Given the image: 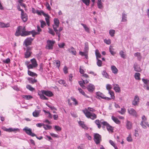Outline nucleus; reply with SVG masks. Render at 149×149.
<instances>
[{
	"mask_svg": "<svg viewBox=\"0 0 149 149\" xmlns=\"http://www.w3.org/2000/svg\"><path fill=\"white\" fill-rule=\"evenodd\" d=\"M38 34V33L37 32L34 30L30 31H26L25 27L19 26L17 28L15 35L17 36L20 35L22 36H25L31 34L32 36L34 37L36 35Z\"/></svg>",
	"mask_w": 149,
	"mask_h": 149,
	"instance_id": "f257e3e1",
	"label": "nucleus"
},
{
	"mask_svg": "<svg viewBox=\"0 0 149 149\" xmlns=\"http://www.w3.org/2000/svg\"><path fill=\"white\" fill-rule=\"evenodd\" d=\"M82 111L88 118L94 120L97 118V115L93 112H88L86 110H83Z\"/></svg>",
	"mask_w": 149,
	"mask_h": 149,
	"instance_id": "f03ea898",
	"label": "nucleus"
},
{
	"mask_svg": "<svg viewBox=\"0 0 149 149\" xmlns=\"http://www.w3.org/2000/svg\"><path fill=\"white\" fill-rule=\"evenodd\" d=\"M31 64L28 65V63L27 62H26V64L27 65V68L29 69H32L33 68L36 67L37 66L38 64L37 63L36 60L34 58H33L31 60Z\"/></svg>",
	"mask_w": 149,
	"mask_h": 149,
	"instance_id": "7ed1b4c3",
	"label": "nucleus"
},
{
	"mask_svg": "<svg viewBox=\"0 0 149 149\" xmlns=\"http://www.w3.org/2000/svg\"><path fill=\"white\" fill-rule=\"evenodd\" d=\"M101 124L103 126H106L107 130L109 132H113V127L110 125L107 122L103 121L101 122Z\"/></svg>",
	"mask_w": 149,
	"mask_h": 149,
	"instance_id": "20e7f679",
	"label": "nucleus"
},
{
	"mask_svg": "<svg viewBox=\"0 0 149 149\" xmlns=\"http://www.w3.org/2000/svg\"><path fill=\"white\" fill-rule=\"evenodd\" d=\"M23 130L25 131L26 134L29 135L31 136H36V134L32 132L31 129L27 127H25L23 129Z\"/></svg>",
	"mask_w": 149,
	"mask_h": 149,
	"instance_id": "39448f33",
	"label": "nucleus"
},
{
	"mask_svg": "<svg viewBox=\"0 0 149 149\" xmlns=\"http://www.w3.org/2000/svg\"><path fill=\"white\" fill-rule=\"evenodd\" d=\"M55 42L54 41L48 40L47 41V45L46 47V49H52Z\"/></svg>",
	"mask_w": 149,
	"mask_h": 149,
	"instance_id": "423d86ee",
	"label": "nucleus"
},
{
	"mask_svg": "<svg viewBox=\"0 0 149 149\" xmlns=\"http://www.w3.org/2000/svg\"><path fill=\"white\" fill-rule=\"evenodd\" d=\"M101 140V136L98 134H95L94 135V141L97 144H99Z\"/></svg>",
	"mask_w": 149,
	"mask_h": 149,
	"instance_id": "0eeeda50",
	"label": "nucleus"
},
{
	"mask_svg": "<svg viewBox=\"0 0 149 149\" xmlns=\"http://www.w3.org/2000/svg\"><path fill=\"white\" fill-rule=\"evenodd\" d=\"M41 93L48 97H52L53 95L52 93L49 91L42 90L41 91Z\"/></svg>",
	"mask_w": 149,
	"mask_h": 149,
	"instance_id": "6e6552de",
	"label": "nucleus"
},
{
	"mask_svg": "<svg viewBox=\"0 0 149 149\" xmlns=\"http://www.w3.org/2000/svg\"><path fill=\"white\" fill-rule=\"evenodd\" d=\"M128 113L133 116L136 117L137 116V113L135 110L133 108H130L127 109Z\"/></svg>",
	"mask_w": 149,
	"mask_h": 149,
	"instance_id": "1a4fd4ad",
	"label": "nucleus"
},
{
	"mask_svg": "<svg viewBox=\"0 0 149 149\" xmlns=\"http://www.w3.org/2000/svg\"><path fill=\"white\" fill-rule=\"evenodd\" d=\"M33 39L31 38H28L25 39L24 42V43L26 46L31 45Z\"/></svg>",
	"mask_w": 149,
	"mask_h": 149,
	"instance_id": "9d476101",
	"label": "nucleus"
},
{
	"mask_svg": "<svg viewBox=\"0 0 149 149\" xmlns=\"http://www.w3.org/2000/svg\"><path fill=\"white\" fill-rule=\"evenodd\" d=\"M139 98L138 96L136 95L132 102V104L134 106L137 105L139 102Z\"/></svg>",
	"mask_w": 149,
	"mask_h": 149,
	"instance_id": "9b49d317",
	"label": "nucleus"
},
{
	"mask_svg": "<svg viewBox=\"0 0 149 149\" xmlns=\"http://www.w3.org/2000/svg\"><path fill=\"white\" fill-rule=\"evenodd\" d=\"M21 17L22 19L24 22H26L28 19V16L24 12L21 13Z\"/></svg>",
	"mask_w": 149,
	"mask_h": 149,
	"instance_id": "f8f14e48",
	"label": "nucleus"
},
{
	"mask_svg": "<svg viewBox=\"0 0 149 149\" xmlns=\"http://www.w3.org/2000/svg\"><path fill=\"white\" fill-rule=\"evenodd\" d=\"M88 91L92 92L95 89L94 86L92 84H90L87 87Z\"/></svg>",
	"mask_w": 149,
	"mask_h": 149,
	"instance_id": "ddd939ff",
	"label": "nucleus"
},
{
	"mask_svg": "<svg viewBox=\"0 0 149 149\" xmlns=\"http://www.w3.org/2000/svg\"><path fill=\"white\" fill-rule=\"evenodd\" d=\"M113 89L116 92H119L120 91V88L119 86L116 84H113Z\"/></svg>",
	"mask_w": 149,
	"mask_h": 149,
	"instance_id": "4468645a",
	"label": "nucleus"
},
{
	"mask_svg": "<svg viewBox=\"0 0 149 149\" xmlns=\"http://www.w3.org/2000/svg\"><path fill=\"white\" fill-rule=\"evenodd\" d=\"M134 68L135 71L140 72L141 70L140 66L136 63H135L134 64Z\"/></svg>",
	"mask_w": 149,
	"mask_h": 149,
	"instance_id": "2eb2a0df",
	"label": "nucleus"
},
{
	"mask_svg": "<svg viewBox=\"0 0 149 149\" xmlns=\"http://www.w3.org/2000/svg\"><path fill=\"white\" fill-rule=\"evenodd\" d=\"M38 94L39 96L41 99L44 100H47L48 98L44 96V94L41 93V91L38 92Z\"/></svg>",
	"mask_w": 149,
	"mask_h": 149,
	"instance_id": "dca6fc26",
	"label": "nucleus"
},
{
	"mask_svg": "<svg viewBox=\"0 0 149 149\" xmlns=\"http://www.w3.org/2000/svg\"><path fill=\"white\" fill-rule=\"evenodd\" d=\"M10 25L9 23L5 24L3 22H0V27L1 28H7L10 27Z\"/></svg>",
	"mask_w": 149,
	"mask_h": 149,
	"instance_id": "f3484780",
	"label": "nucleus"
},
{
	"mask_svg": "<svg viewBox=\"0 0 149 149\" xmlns=\"http://www.w3.org/2000/svg\"><path fill=\"white\" fill-rule=\"evenodd\" d=\"M126 126L128 130H130L132 128V123L128 120L127 121Z\"/></svg>",
	"mask_w": 149,
	"mask_h": 149,
	"instance_id": "a211bd4d",
	"label": "nucleus"
},
{
	"mask_svg": "<svg viewBox=\"0 0 149 149\" xmlns=\"http://www.w3.org/2000/svg\"><path fill=\"white\" fill-rule=\"evenodd\" d=\"M142 121L141 122H143L148 127H149V124L146 121L147 120V118L146 117L145 115H143L141 118Z\"/></svg>",
	"mask_w": 149,
	"mask_h": 149,
	"instance_id": "6ab92c4d",
	"label": "nucleus"
},
{
	"mask_svg": "<svg viewBox=\"0 0 149 149\" xmlns=\"http://www.w3.org/2000/svg\"><path fill=\"white\" fill-rule=\"evenodd\" d=\"M102 1V0H98L97 2L98 8L100 9H102L103 8V3Z\"/></svg>",
	"mask_w": 149,
	"mask_h": 149,
	"instance_id": "aec40b11",
	"label": "nucleus"
},
{
	"mask_svg": "<svg viewBox=\"0 0 149 149\" xmlns=\"http://www.w3.org/2000/svg\"><path fill=\"white\" fill-rule=\"evenodd\" d=\"M67 50L69 52L72 53V54L75 55L76 54V52L73 47H71L70 48H68Z\"/></svg>",
	"mask_w": 149,
	"mask_h": 149,
	"instance_id": "412c9836",
	"label": "nucleus"
},
{
	"mask_svg": "<svg viewBox=\"0 0 149 149\" xmlns=\"http://www.w3.org/2000/svg\"><path fill=\"white\" fill-rule=\"evenodd\" d=\"M111 69L113 73L114 74H116L117 73L118 70L115 66H111Z\"/></svg>",
	"mask_w": 149,
	"mask_h": 149,
	"instance_id": "4be33fe9",
	"label": "nucleus"
},
{
	"mask_svg": "<svg viewBox=\"0 0 149 149\" xmlns=\"http://www.w3.org/2000/svg\"><path fill=\"white\" fill-rule=\"evenodd\" d=\"M53 63L54 65H56V66L58 68H59L61 64L60 61L58 60H54L53 61Z\"/></svg>",
	"mask_w": 149,
	"mask_h": 149,
	"instance_id": "5701e85b",
	"label": "nucleus"
},
{
	"mask_svg": "<svg viewBox=\"0 0 149 149\" xmlns=\"http://www.w3.org/2000/svg\"><path fill=\"white\" fill-rule=\"evenodd\" d=\"M81 24L83 26L84 28L85 31L88 33H90V29L88 27L87 25L81 23Z\"/></svg>",
	"mask_w": 149,
	"mask_h": 149,
	"instance_id": "b1692460",
	"label": "nucleus"
},
{
	"mask_svg": "<svg viewBox=\"0 0 149 149\" xmlns=\"http://www.w3.org/2000/svg\"><path fill=\"white\" fill-rule=\"evenodd\" d=\"M27 80L29 81V83L32 84H33L37 81V80L31 77L28 78Z\"/></svg>",
	"mask_w": 149,
	"mask_h": 149,
	"instance_id": "393cba45",
	"label": "nucleus"
},
{
	"mask_svg": "<svg viewBox=\"0 0 149 149\" xmlns=\"http://www.w3.org/2000/svg\"><path fill=\"white\" fill-rule=\"evenodd\" d=\"M111 119L113 120L117 124H119L120 123V121L116 117L112 116L111 117Z\"/></svg>",
	"mask_w": 149,
	"mask_h": 149,
	"instance_id": "a878e982",
	"label": "nucleus"
},
{
	"mask_svg": "<svg viewBox=\"0 0 149 149\" xmlns=\"http://www.w3.org/2000/svg\"><path fill=\"white\" fill-rule=\"evenodd\" d=\"M19 132V130L18 128H10L8 129L7 132Z\"/></svg>",
	"mask_w": 149,
	"mask_h": 149,
	"instance_id": "bb28decb",
	"label": "nucleus"
},
{
	"mask_svg": "<svg viewBox=\"0 0 149 149\" xmlns=\"http://www.w3.org/2000/svg\"><path fill=\"white\" fill-rule=\"evenodd\" d=\"M40 113V111L35 110L33 113V115L34 117H38Z\"/></svg>",
	"mask_w": 149,
	"mask_h": 149,
	"instance_id": "cd10ccee",
	"label": "nucleus"
},
{
	"mask_svg": "<svg viewBox=\"0 0 149 149\" xmlns=\"http://www.w3.org/2000/svg\"><path fill=\"white\" fill-rule=\"evenodd\" d=\"M21 96L22 98L26 100H29L33 98V97L30 95H22Z\"/></svg>",
	"mask_w": 149,
	"mask_h": 149,
	"instance_id": "c85d7f7f",
	"label": "nucleus"
},
{
	"mask_svg": "<svg viewBox=\"0 0 149 149\" xmlns=\"http://www.w3.org/2000/svg\"><path fill=\"white\" fill-rule=\"evenodd\" d=\"M95 54L96 56V58L97 60L98 59V58H100L101 55L100 53H99V50L98 49H96L95 51Z\"/></svg>",
	"mask_w": 149,
	"mask_h": 149,
	"instance_id": "c756f323",
	"label": "nucleus"
},
{
	"mask_svg": "<svg viewBox=\"0 0 149 149\" xmlns=\"http://www.w3.org/2000/svg\"><path fill=\"white\" fill-rule=\"evenodd\" d=\"M127 15L125 14L124 13H122V19L121 21L123 22H125L127 21Z\"/></svg>",
	"mask_w": 149,
	"mask_h": 149,
	"instance_id": "7c9ffc66",
	"label": "nucleus"
},
{
	"mask_svg": "<svg viewBox=\"0 0 149 149\" xmlns=\"http://www.w3.org/2000/svg\"><path fill=\"white\" fill-rule=\"evenodd\" d=\"M78 90L79 92L83 95H84L85 97H89L87 96L84 92V91L80 88H78Z\"/></svg>",
	"mask_w": 149,
	"mask_h": 149,
	"instance_id": "2f4dec72",
	"label": "nucleus"
},
{
	"mask_svg": "<svg viewBox=\"0 0 149 149\" xmlns=\"http://www.w3.org/2000/svg\"><path fill=\"white\" fill-rule=\"evenodd\" d=\"M59 20L57 18H55L54 19V23L53 25H55L56 26H59Z\"/></svg>",
	"mask_w": 149,
	"mask_h": 149,
	"instance_id": "473e14b6",
	"label": "nucleus"
},
{
	"mask_svg": "<svg viewBox=\"0 0 149 149\" xmlns=\"http://www.w3.org/2000/svg\"><path fill=\"white\" fill-rule=\"evenodd\" d=\"M102 74L103 77L109 79V76L105 70H104L102 72Z\"/></svg>",
	"mask_w": 149,
	"mask_h": 149,
	"instance_id": "72a5a7b5",
	"label": "nucleus"
},
{
	"mask_svg": "<svg viewBox=\"0 0 149 149\" xmlns=\"http://www.w3.org/2000/svg\"><path fill=\"white\" fill-rule=\"evenodd\" d=\"M126 111V110L123 107V108H121L120 110L118 111V112L122 115H123L125 113Z\"/></svg>",
	"mask_w": 149,
	"mask_h": 149,
	"instance_id": "f704fd0d",
	"label": "nucleus"
},
{
	"mask_svg": "<svg viewBox=\"0 0 149 149\" xmlns=\"http://www.w3.org/2000/svg\"><path fill=\"white\" fill-rule=\"evenodd\" d=\"M134 55L136 57H137L138 60H140L141 58V55L140 53L139 52H137L135 53L134 54Z\"/></svg>",
	"mask_w": 149,
	"mask_h": 149,
	"instance_id": "c9c22d12",
	"label": "nucleus"
},
{
	"mask_svg": "<svg viewBox=\"0 0 149 149\" xmlns=\"http://www.w3.org/2000/svg\"><path fill=\"white\" fill-rule=\"evenodd\" d=\"M88 49L89 47L88 44L87 42H86L85 43V47L84 48V51L85 52V53H88Z\"/></svg>",
	"mask_w": 149,
	"mask_h": 149,
	"instance_id": "e433bc0d",
	"label": "nucleus"
},
{
	"mask_svg": "<svg viewBox=\"0 0 149 149\" xmlns=\"http://www.w3.org/2000/svg\"><path fill=\"white\" fill-rule=\"evenodd\" d=\"M102 122L100 121L99 120H96L95 121V123L97 125L98 128L100 129L101 128V126L100 125V123L101 124V122Z\"/></svg>",
	"mask_w": 149,
	"mask_h": 149,
	"instance_id": "4c0bfd02",
	"label": "nucleus"
},
{
	"mask_svg": "<svg viewBox=\"0 0 149 149\" xmlns=\"http://www.w3.org/2000/svg\"><path fill=\"white\" fill-rule=\"evenodd\" d=\"M28 74L32 77H34L35 76H37V74L35 73H34L33 72H32L31 71H30L29 70H28Z\"/></svg>",
	"mask_w": 149,
	"mask_h": 149,
	"instance_id": "58836bf2",
	"label": "nucleus"
},
{
	"mask_svg": "<svg viewBox=\"0 0 149 149\" xmlns=\"http://www.w3.org/2000/svg\"><path fill=\"white\" fill-rule=\"evenodd\" d=\"M140 74L138 72L135 73L134 74V77L135 79L137 80H140Z\"/></svg>",
	"mask_w": 149,
	"mask_h": 149,
	"instance_id": "ea45409f",
	"label": "nucleus"
},
{
	"mask_svg": "<svg viewBox=\"0 0 149 149\" xmlns=\"http://www.w3.org/2000/svg\"><path fill=\"white\" fill-rule=\"evenodd\" d=\"M48 29L49 30L48 33L52 35L53 36H54L55 35V33L52 29L50 28H48Z\"/></svg>",
	"mask_w": 149,
	"mask_h": 149,
	"instance_id": "a19ab883",
	"label": "nucleus"
},
{
	"mask_svg": "<svg viewBox=\"0 0 149 149\" xmlns=\"http://www.w3.org/2000/svg\"><path fill=\"white\" fill-rule=\"evenodd\" d=\"M36 13L39 15H42L44 16H45L46 15V13H44V12L42 11H39L37 10L36 11Z\"/></svg>",
	"mask_w": 149,
	"mask_h": 149,
	"instance_id": "79ce46f5",
	"label": "nucleus"
},
{
	"mask_svg": "<svg viewBox=\"0 0 149 149\" xmlns=\"http://www.w3.org/2000/svg\"><path fill=\"white\" fill-rule=\"evenodd\" d=\"M115 31L113 29H111L109 31V34L111 37H113L114 36Z\"/></svg>",
	"mask_w": 149,
	"mask_h": 149,
	"instance_id": "37998d69",
	"label": "nucleus"
},
{
	"mask_svg": "<svg viewBox=\"0 0 149 149\" xmlns=\"http://www.w3.org/2000/svg\"><path fill=\"white\" fill-rule=\"evenodd\" d=\"M109 93L111 95V99H115V96L114 95V93L111 90H109Z\"/></svg>",
	"mask_w": 149,
	"mask_h": 149,
	"instance_id": "c03bdc74",
	"label": "nucleus"
},
{
	"mask_svg": "<svg viewBox=\"0 0 149 149\" xmlns=\"http://www.w3.org/2000/svg\"><path fill=\"white\" fill-rule=\"evenodd\" d=\"M96 95L97 96H99L102 98L103 99L104 98V95L102 93L100 92H97L96 93Z\"/></svg>",
	"mask_w": 149,
	"mask_h": 149,
	"instance_id": "a18cd8bd",
	"label": "nucleus"
},
{
	"mask_svg": "<svg viewBox=\"0 0 149 149\" xmlns=\"http://www.w3.org/2000/svg\"><path fill=\"white\" fill-rule=\"evenodd\" d=\"M43 127L45 130H50L51 129L52 126L48 125L43 124Z\"/></svg>",
	"mask_w": 149,
	"mask_h": 149,
	"instance_id": "49530a36",
	"label": "nucleus"
},
{
	"mask_svg": "<svg viewBox=\"0 0 149 149\" xmlns=\"http://www.w3.org/2000/svg\"><path fill=\"white\" fill-rule=\"evenodd\" d=\"M81 0L86 6H88L89 5L90 0Z\"/></svg>",
	"mask_w": 149,
	"mask_h": 149,
	"instance_id": "de8ad7c7",
	"label": "nucleus"
},
{
	"mask_svg": "<svg viewBox=\"0 0 149 149\" xmlns=\"http://www.w3.org/2000/svg\"><path fill=\"white\" fill-rule=\"evenodd\" d=\"M58 83L60 84H63L65 87H66L67 86V84L65 83V81L63 80H59L58 81Z\"/></svg>",
	"mask_w": 149,
	"mask_h": 149,
	"instance_id": "09e8293b",
	"label": "nucleus"
},
{
	"mask_svg": "<svg viewBox=\"0 0 149 149\" xmlns=\"http://www.w3.org/2000/svg\"><path fill=\"white\" fill-rule=\"evenodd\" d=\"M119 54L121 57L124 58H125L126 55L124 54V52L123 51H120Z\"/></svg>",
	"mask_w": 149,
	"mask_h": 149,
	"instance_id": "8fccbe9b",
	"label": "nucleus"
},
{
	"mask_svg": "<svg viewBox=\"0 0 149 149\" xmlns=\"http://www.w3.org/2000/svg\"><path fill=\"white\" fill-rule=\"evenodd\" d=\"M84 110H86L88 112H91V111L93 112L95 111V109L90 107H88L87 108H85Z\"/></svg>",
	"mask_w": 149,
	"mask_h": 149,
	"instance_id": "3c124183",
	"label": "nucleus"
},
{
	"mask_svg": "<svg viewBox=\"0 0 149 149\" xmlns=\"http://www.w3.org/2000/svg\"><path fill=\"white\" fill-rule=\"evenodd\" d=\"M26 88L27 89L31 91H33L35 90V89L33 88L32 87L31 85H27Z\"/></svg>",
	"mask_w": 149,
	"mask_h": 149,
	"instance_id": "603ef678",
	"label": "nucleus"
},
{
	"mask_svg": "<svg viewBox=\"0 0 149 149\" xmlns=\"http://www.w3.org/2000/svg\"><path fill=\"white\" fill-rule=\"evenodd\" d=\"M127 140L129 142H132V135L131 134H129L127 138Z\"/></svg>",
	"mask_w": 149,
	"mask_h": 149,
	"instance_id": "864d4df0",
	"label": "nucleus"
},
{
	"mask_svg": "<svg viewBox=\"0 0 149 149\" xmlns=\"http://www.w3.org/2000/svg\"><path fill=\"white\" fill-rule=\"evenodd\" d=\"M109 52L113 56L114 55L116 54L115 52L114 51V49L111 48V46H110L109 47Z\"/></svg>",
	"mask_w": 149,
	"mask_h": 149,
	"instance_id": "5fc2aeb1",
	"label": "nucleus"
},
{
	"mask_svg": "<svg viewBox=\"0 0 149 149\" xmlns=\"http://www.w3.org/2000/svg\"><path fill=\"white\" fill-rule=\"evenodd\" d=\"M31 52H30L26 51L25 54V58H27L29 57L31 55Z\"/></svg>",
	"mask_w": 149,
	"mask_h": 149,
	"instance_id": "6e6d98bb",
	"label": "nucleus"
},
{
	"mask_svg": "<svg viewBox=\"0 0 149 149\" xmlns=\"http://www.w3.org/2000/svg\"><path fill=\"white\" fill-rule=\"evenodd\" d=\"M40 22L41 24V27L42 28H43L46 25V24L44 21L42 20H40Z\"/></svg>",
	"mask_w": 149,
	"mask_h": 149,
	"instance_id": "4d7b16f0",
	"label": "nucleus"
},
{
	"mask_svg": "<svg viewBox=\"0 0 149 149\" xmlns=\"http://www.w3.org/2000/svg\"><path fill=\"white\" fill-rule=\"evenodd\" d=\"M71 99L72 100V101L74 102V104L75 105H77L78 104V102L77 100L74 98L71 97Z\"/></svg>",
	"mask_w": 149,
	"mask_h": 149,
	"instance_id": "13d9d810",
	"label": "nucleus"
},
{
	"mask_svg": "<svg viewBox=\"0 0 149 149\" xmlns=\"http://www.w3.org/2000/svg\"><path fill=\"white\" fill-rule=\"evenodd\" d=\"M84 68V67L82 66H80L79 68V72L81 74H83L85 72L83 69Z\"/></svg>",
	"mask_w": 149,
	"mask_h": 149,
	"instance_id": "bf43d9fd",
	"label": "nucleus"
},
{
	"mask_svg": "<svg viewBox=\"0 0 149 149\" xmlns=\"http://www.w3.org/2000/svg\"><path fill=\"white\" fill-rule=\"evenodd\" d=\"M97 60V65L99 67L101 66L102 64V61L99 59Z\"/></svg>",
	"mask_w": 149,
	"mask_h": 149,
	"instance_id": "052dcab7",
	"label": "nucleus"
},
{
	"mask_svg": "<svg viewBox=\"0 0 149 149\" xmlns=\"http://www.w3.org/2000/svg\"><path fill=\"white\" fill-rule=\"evenodd\" d=\"M46 15L45 16H44L45 17V20L46 21V22H49V18L50 16L47 14H46Z\"/></svg>",
	"mask_w": 149,
	"mask_h": 149,
	"instance_id": "680f3d73",
	"label": "nucleus"
},
{
	"mask_svg": "<svg viewBox=\"0 0 149 149\" xmlns=\"http://www.w3.org/2000/svg\"><path fill=\"white\" fill-rule=\"evenodd\" d=\"M104 42L105 43L108 45H109L111 43V40L110 39H104Z\"/></svg>",
	"mask_w": 149,
	"mask_h": 149,
	"instance_id": "e2e57ef3",
	"label": "nucleus"
},
{
	"mask_svg": "<svg viewBox=\"0 0 149 149\" xmlns=\"http://www.w3.org/2000/svg\"><path fill=\"white\" fill-rule=\"evenodd\" d=\"M55 129L56 131H60L61 130V128L59 126L55 125L54 126Z\"/></svg>",
	"mask_w": 149,
	"mask_h": 149,
	"instance_id": "0e129e2a",
	"label": "nucleus"
},
{
	"mask_svg": "<svg viewBox=\"0 0 149 149\" xmlns=\"http://www.w3.org/2000/svg\"><path fill=\"white\" fill-rule=\"evenodd\" d=\"M58 47L60 48H63L65 46V44L64 43H61L58 44Z\"/></svg>",
	"mask_w": 149,
	"mask_h": 149,
	"instance_id": "69168bd1",
	"label": "nucleus"
},
{
	"mask_svg": "<svg viewBox=\"0 0 149 149\" xmlns=\"http://www.w3.org/2000/svg\"><path fill=\"white\" fill-rule=\"evenodd\" d=\"M112 88V86L110 84H107L106 85V88L109 91Z\"/></svg>",
	"mask_w": 149,
	"mask_h": 149,
	"instance_id": "338daca9",
	"label": "nucleus"
},
{
	"mask_svg": "<svg viewBox=\"0 0 149 149\" xmlns=\"http://www.w3.org/2000/svg\"><path fill=\"white\" fill-rule=\"evenodd\" d=\"M140 125L143 128L145 129L147 128L146 125L143 122H141Z\"/></svg>",
	"mask_w": 149,
	"mask_h": 149,
	"instance_id": "774afa93",
	"label": "nucleus"
}]
</instances>
